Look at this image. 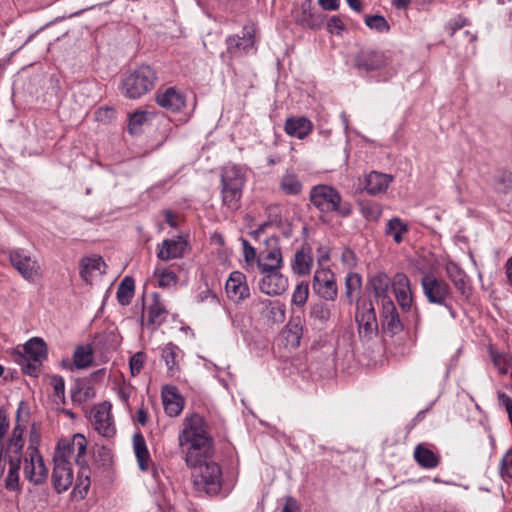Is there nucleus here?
<instances>
[{"instance_id":"obj_63","label":"nucleus","mask_w":512,"mask_h":512,"mask_svg":"<svg viewBox=\"0 0 512 512\" xmlns=\"http://www.w3.org/2000/svg\"><path fill=\"white\" fill-rule=\"evenodd\" d=\"M210 299L213 302H218L217 296L208 288L201 291L197 295V301L198 302H204L206 300Z\"/></svg>"},{"instance_id":"obj_33","label":"nucleus","mask_w":512,"mask_h":512,"mask_svg":"<svg viewBox=\"0 0 512 512\" xmlns=\"http://www.w3.org/2000/svg\"><path fill=\"white\" fill-rule=\"evenodd\" d=\"M105 262L101 257L84 258L81 261L80 275L86 282L91 281L95 275L103 274Z\"/></svg>"},{"instance_id":"obj_25","label":"nucleus","mask_w":512,"mask_h":512,"mask_svg":"<svg viewBox=\"0 0 512 512\" xmlns=\"http://www.w3.org/2000/svg\"><path fill=\"white\" fill-rule=\"evenodd\" d=\"M284 130L289 136L302 140L312 132L313 124L306 117H290L285 121Z\"/></svg>"},{"instance_id":"obj_15","label":"nucleus","mask_w":512,"mask_h":512,"mask_svg":"<svg viewBox=\"0 0 512 512\" xmlns=\"http://www.w3.org/2000/svg\"><path fill=\"white\" fill-rule=\"evenodd\" d=\"M110 408L109 404L102 403L91 411V421L94 429L105 437H111L115 433Z\"/></svg>"},{"instance_id":"obj_24","label":"nucleus","mask_w":512,"mask_h":512,"mask_svg":"<svg viewBox=\"0 0 512 512\" xmlns=\"http://www.w3.org/2000/svg\"><path fill=\"white\" fill-rule=\"evenodd\" d=\"M164 410L170 417L178 416L184 407V399L173 386H166L162 390Z\"/></svg>"},{"instance_id":"obj_5","label":"nucleus","mask_w":512,"mask_h":512,"mask_svg":"<svg viewBox=\"0 0 512 512\" xmlns=\"http://www.w3.org/2000/svg\"><path fill=\"white\" fill-rule=\"evenodd\" d=\"M310 201L321 213L335 212L342 217L351 214V205L342 201V196L337 189L330 185L319 184L310 190Z\"/></svg>"},{"instance_id":"obj_10","label":"nucleus","mask_w":512,"mask_h":512,"mask_svg":"<svg viewBox=\"0 0 512 512\" xmlns=\"http://www.w3.org/2000/svg\"><path fill=\"white\" fill-rule=\"evenodd\" d=\"M11 265L27 281L34 282L40 276V265L24 250L17 249L10 252Z\"/></svg>"},{"instance_id":"obj_6","label":"nucleus","mask_w":512,"mask_h":512,"mask_svg":"<svg viewBox=\"0 0 512 512\" xmlns=\"http://www.w3.org/2000/svg\"><path fill=\"white\" fill-rule=\"evenodd\" d=\"M192 468L193 484L199 491L209 495H216L222 488V470L215 462L200 460L195 465H187Z\"/></svg>"},{"instance_id":"obj_62","label":"nucleus","mask_w":512,"mask_h":512,"mask_svg":"<svg viewBox=\"0 0 512 512\" xmlns=\"http://www.w3.org/2000/svg\"><path fill=\"white\" fill-rule=\"evenodd\" d=\"M10 427L9 419L4 411H0V440L7 434Z\"/></svg>"},{"instance_id":"obj_32","label":"nucleus","mask_w":512,"mask_h":512,"mask_svg":"<svg viewBox=\"0 0 512 512\" xmlns=\"http://www.w3.org/2000/svg\"><path fill=\"white\" fill-rule=\"evenodd\" d=\"M179 352V348L172 343L165 345L161 351V358L167 366L168 375L171 377L176 376L180 372Z\"/></svg>"},{"instance_id":"obj_59","label":"nucleus","mask_w":512,"mask_h":512,"mask_svg":"<svg viewBox=\"0 0 512 512\" xmlns=\"http://www.w3.org/2000/svg\"><path fill=\"white\" fill-rule=\"evenodd\" d=\"M132 390L133 388L130 384L122 383L118 386L117 396L123 403H128Z\"/></svg>"},{"instance_id":"obj_14","label":"nucleus","mask_w":512,"mask_h":512,"mask_svg":"<svg viewBox=\"0 0 512 512\" xmlns=\"http://www.w3.org/2000/svg\"><path fill=\"white\" fill-rule=\"evenodd\" d=\"M387 63L388 58L383 52L371 48L361 49L355 57V66L367 72L381 69Z\"/></svg>"},{"instance_id":"obj_44","label":"nucleus","mask_w":512,"mask_h":512,"mask_svg":"<svg viewBox=\"0 0 512 512\" xmlns=\"http://www.w3.org/2000/svg\"><path fill=\"white\" fill-rule=\"evenodd\" d=\"M93 361L92 350L86 346H79L73 354V362L76 368L83 369L88 367Z\"/></svg>"},{"instance_id":"obj_34","label":"nucleus","mask_w":512,"mask_h":512,"mask_svg":"<svg viewBox=\"0 0 512 512\" xmlns=\"http://www.w3.org/2000/svg\"><path fill=\"white\" fill-rule=\"evenodd\" d=\"M133 448L140 470L147 471L149 469L151 459L146 441L141 433L134 434Z\"/></svg>"},{"instance_id":"obj_18","label":"nucleus","mask_w":512,"mask_h":512,"mask_svg":"<svg viewBox=\"0 0 512 512\" xmlns=\"http://www.w3.org/2000/svg\"><path fill=\"white\" fill-rule=\"evenodd\" d=\"M267 244L272 246L271 249L263 252L257 258V264L260 272L279 270L283 263L281 249L278 246V238H269L267 240Z\"/></svg>"},{"instance_id":"obj_50","label":"nucleus","mask_w":512,"mask_h":512,"mask_svg":"<svg viewBox=\"0 0 512 512\" xmlns=\"http://www.w3.org/2000/svg\"><path fill=\"white\" fill-rule=\"evenodd\" d=\"M146 112L145 111H136L129 116V124L128 130L131 134H136L141 126L146 121Z\"/></svg>"},{"instance_id":"obj_42","label":"nucleus","mask_w":512,"mask_h":512,"mask_svg":"<svg viewBox=\"0 0 512 512\" xmlns=\"http://www.w3.org/2000/svg\"><path fill=\"white\" fill-rule=\"evenodd\" d=\"M135 281L132 277L126 276L117 289V300L122 306L130 304L134 295Z\"/></svg>"},{"instance_id":"obj_64","label":"nucleus","mask_w":512,"mask_h":512,"mask_svg":"<svg viewBox=\"0 0 512 512\" xmlns=\"http://www.w3.org/2000/svg\"><path fill=\"white\" fill-rule=\"evenodd\" d=\"M319 5L328 11H334L339 8V0H318Z\"/></svg>"},{"instance_id":"obj_51","label":"nucleus","mask_w":512,"mask_h":512,"mask_svg":"<svg viewBox=\"0 0 512 512\" xmlns=\"http://www.w3.org/2000/svg\"><path fill=\"white\" fill-rule=\"evenodd\" d=\"M361 212L367 220L377 221L382 214V209L376 203H367L362 205Z\"/></svg>"},{"instance_id":"obj_23","label":"nucleus","mask_w":512,"mask_h":512,"mask_svg":"<svg viewBox=\"0 0 512 512\" xmlns=\"http://www.w3.org/2000/svg\"><path fill=\"white\" fill-rule=\"evenodd\" d=\"M383 328L391 334L400 332L403 328L395 304L391 299L382 301Z\"/></svg>"},{"instance_id":"obj_48","label":"nucleus","mask_w":512,"mask_h":512,"mask_svg":"<svg viewBox=\"0 0 512 512\" xmlns=\"http://www.w3.org/2000/svg\"><path fill=\"white\" fill-rule=\"evenodd\" d=\"M309 295V286L307 282L299 283L293 294H292V303L297 306H303L308 299Z\"/></svg>"},{"instance_id":"obj_45","label":"nucleus","mask_w":512,"mask_h":512,"mask_svg":"<svg viewBox=\"0 0 512 512\" xmlns=\"http://www.w3.org/2000/svg\"><path fill=\"white\" fill-rule=\"evenodd\" d=\"M309 314L313 320L324 324L329 321L331 317V310L327 304L318 302L311 306Z\"/></svg>"},{"instance_id":"obj_22","label":"nucleus","mask_w":512,"mask_h":512,"mask_svg":"<svg viewBox=\"0 0 512 512\" xmlns=\"http://www.w3.org/2000/svg\"><path fill=\"white\" fill-rule=\"evenodd\" d=\"M156 103L169 111L178 112L185 106V97L173 87L156 94Z\"/></svg>"},{"instance_id":"obj_39","label":"nucleus","mask_w":512,"mask_h":512,"mask_svg":"<svg viewBox=\"0 0 512 512\" xmlns=\"http://www.w3.org/2000/svg\"><path fill=\"white\" fill-rule=\"evenodd\" d=\"M362 288V279L357 273H349L345 278V298L348 304H352L359 298Z\"/></svg>"},{"instance_id":"obj_12","label":"nucleus","mask_w":512,"mask_h":512,"mask_svg":"<svg viewBox=\"0 0 512 512\" xmlns=\"http://www.w3.org/2000/svg\"><path fill=\"white\" fill-rule=\"evenodd\" d=\"M23 472L25 478L35 485L42 484L47 479L48 469L39 450L28 452V457L24 459Z\"/></svg>"},{"instance_id":"obj_41","label":"nucleus","mask_w":512,"mask_h":512,"mask_svg":"<svg viewBox=\"0 0 512 512\" xmlns=\"http://www.w3.org/2000/svg\"><path fill=\"white\" fill-rule=\"evenodd\" d=\"M222 203L228 209L235 211L240 207L242 188L222 185Z\"/></svg>"},{"instance_id":"obj_43","label":"nucleus","mask_w":512,"mask_h":512,"mask_svg":"<svg viewBox=\"0 0 512 512\" xmlns=\"http://www.w3.org/2000/svg\"><path fill=\"white\" fill-rule=\"evenodd\" d=\"M494 190L497 193L508 194L512 190V173L507 170L499 171L494 177Z\"/></svg>"},{"instance_id":"obj_27","label":"nucleus","mask_w":512,"mask_h":512,"mask_svg":"<svg viewBox=\"0 0 512 512\" xmlns=\"http://www.w3.org/2000/svg\"><path fill=\"white\" fill-rule=\"evenodd\" d=\"M446 272L455 288L462 295L468 296L471 289L469 285V279L465 272L455 262L452 261L446 264Z\"/></svg>"},{"instance_id":"obj_38","label":"nucleus","mask_w":512,"mask_h":512,"mask_svg":"<svg viewBox=\"0 0 512 512\" xmlns=\"http://www.w3.org/2000/svg\"><path fill=\"white\" fill-rule=\"evenodd\" d=\"M24 357L42 361L47 356L45 342L41 338L30 339L23 347Z\"/></svg>"},{"instance_id":"obj_31","label":"nucleus","mask_w":512,"mask_h":512,"mask_svg":"<svg viewBox=\"0 0 512 512\" xmlns=\"http://www.w3.org/2000/svg\"><path fill=\"white\" fill-rule=\"evenodd\" d=\"M245 182V175L242 167L235 164H227L222 169L221 185L242 188Z\"/></svg>"},{"instance_id":"obj_17","label":"nucleus","mask_w":512,"mask_h":512,"mask_svg":"<svg viewBox=\"0 0 512 512\" xmlns=\"http://www.w3.org/2000/svg\"><path fill=\"white\" fill-rule=\"evenodd\" d=\"M251 307L262 318L267 319L271 323H283L285 320V307L279 302H272L269 299H258L252 302Z\"/></svg>"},{"instance_id":"obj_1","label":"nucleus","mask_w":512,"mask_h":512,"mask_svg":"<svg viewBox=\"0 0 512 512\" xmlns=\"http://www.w3.org/2000/svg\"><path fill=\"white\" fill-rule=\"evenodd\" d=\"M178 441L185 452L187 465H195L211 454L213 441L207 431L204 418L199 414H191L183 419Z\"/></svg>"},{"instance_id":"obj_13","label":"nucleus","mask_w":512,"mask_h":512,"mask_svg":"<svg viewBox=\"0 0 512 512\" xmlns=\"http://www.w3.org/2000/svg\"><path fill=\"white\" fill-rule=\"evenodd\" d=\"M263 277L258 283L260 291L269 296L283 294L288 288V279L279 270L261 271Z\"/></svg>"},{"instance_id":"obj_37","label":"nucleus","mask_w":512,"mask_h":512,"mask_svg":"<svg viewBox=\"0 0 512 512\" xmlns=\"http://www.w3.org/2000/svg\"><path fill=\"white\" fill-rule=\"evenodd\" d=\"M279 188L286 195H299L303 185L294 172L286 171L279 181Z\"/></svg>"},{"instance_id":"obj_40","label":"nucleus","mask_w":512,"mask_h":512,"mask_svg":"<svg viewBox=\"0 0 512 512\" xmlns=\"http://www.w3.org/2000/svg\"><path fill=\"white\" fill-rule=\"evenodd\" d=\"M489 356L498 372L507 375L512 370V356L508 353L499 352L492 347L489 349Z\"/></svg>"},{"instance_id":"obj_61","label":"nucleus","mask_w":512,"mask_h":512,"mask_svg":"<svg viewBox=\"0 0 512 512\" xmlns=\"http://www.w3.org/2000/svg\"><path fill=\"white\" fill-rule=\"evenodd\" d=\"M281 512H301L300 505L293 497H286L285 505Z\"/></svg>"},{"instance_id":"obj_56","label":"nucleus","mask_w":512,"mask_h":512,"mask_svg":"<svg viewBox=\"0 0 512 512\" xmlns=\"http://www.w3.org/2000/svg\"><path fill=\"white\" fill-rule=\"evenodd\" d=\"M469 23L470 21L468 18H466L463 15H458L448 22L446 30L449 32L450 35H454L456 31L469 25Z\"/></svg>"},{"instance_id":"obj_26","label":"nucleus","mask_w":512,"mask_h":512,"mask_svg":"<svg viewBox=\"0 0 512 512\" xmlns=\"http://www.w3.org/2000/svg\"><path fill=\"white\" fill-rule=\"evenodd\" d=\"M227 53L237 56L248 52L254 46V36L250 31L243 33V36H229L226 39Z\"/></svg>"},{"instance_id":"obj_9","label":"nucleus","mask_w":512,"mask_h":512,"mask_svg":"<svg viewBox=\"0 0 512 512\" xmlns=\"http://www.w3.org/2000/svg\"><path fill=\"white\" fill-rule=\"evenodd\" d=\"M168 310L158 293H153L147 304L143 306L141 325L149 330H157L166 320Z\"/></svg>"},{"instance_id":"obj_49","label":"nucleus","mask_w":512,"mask_h":512,"mask_svg":"<svg viewBox=\"0 0 512 512\" xmlns=\"http://www.w3.org/2000/svg\"><path fill=\"white\" fill-rule=\"evenodd\" d=\"M146 360L147 356L142 351H139L131 356L129 360V368L132 376H136L142 371Z\"/></svg>"},{"instance_id":"obj_19","label":"nucleus","mask_w":512,"mask_h":512,"mask_svg":"<svg viewBox=\"0 0 512 512\" xmlns=\"http://www.w3.org/2000/svg\"><path fill=\"white\" fill-rule=\"evenodd\" d=\"M188 249V242L178 236L175 239H165L158 245L157 257L162 261L182 258Z\"/></svg>"},{"instance_id":"obj_52","label":"nucleus","mask_w":512,"mask_h":512,"mask_svg":"<svg viewBox=\"0 0 512 512\" xmlns=\"http://www.w3.org/2000/svg\"><path fill=\"white\" fill-rule=\"evenodd\" d=\"M287 341L293 345L298 346L300 338L302 337V327L298 324L289 323L284 332Z\"/></svg>"},{"instance_id":"obj_3","label":"nucleus","mask_w":512,"mask_h":512,"mask_svg":"<svg viewBox=\"0 0 512 512\" xmlns=\"http://www.w3.org/2000/svg\"><path fill=\"white\" fill-rule=\"evenodd\" d=\"M24 431L25 426L17 422L8 440L0 443V469L2 475L7 470L5 487L11 491L19 488V471L25 445Z\"/></svg>"},{"instance_id":"obj_47","label":"nucleus","mask_w":512,"mask_h":512,"mask_svg":"<svg viewBox=\"0 0 512 512\" xmlns=\"http://www.w3.org/2000/svg\"><path fill=\"white\" fill-rule=\"evenodd\" d=\"M365 24L376 30L377 32L384 33L390 30V25L386 19L381 15H370L365 17Z\"/></svg>"},{"instance_id":"obj_28","label":"nucleus","mask_w":512,"mask_h":512,"mask_svg":"<svg viewBox=\"0 0 512 512\" xmlns=\"http://www.w3.org/2000/svg\"><path fill=\"white\" fill-rule=\"evenodd\" d=\"M392 176L379 172H371L365 178L364 189L371 195L383 193L392 181Z\"/></svg>"},{"instance_id":"obj_8","label":"nucleus","mask_w":512,"mask_h":512,"mask_svg":"<svg viewBox=\"0 0 512 512\" xmlns=\"http://www.w3.org/2000/svg\"><path fill=\"white\" fill-rule=\"evenodd\" d=\"M355 319L358 324L360 338L368 341L377 335L378 322L371 300H363L358 303Z\"/></svg>"},{"instance_id":"obj_29","label":"nucleus","mask_w":512,"mask_h":512,"mask_svg":"<svg viewBox=\"0 0 512 512\" xmlns=\"http://www.w3.org/2000/svg\"><path fill=\"white\" fill-rule=\"evenodd\" d=\"M312 265V249L308 245H303L295 253L292 269L298 275H307L310 273Z\"/></svg>"},{"instance_id":"obj_11","label":"nucleus","mask_w":512,"mask_h":512,"mask_svg":"<svg viewBox=\"0 0 512 512\" xmlns=\"http://www.w3.org/2000/svg\"><path fill=\"white\" fill-rule=\"evenodd\" d=\"M312 288L321 298L334 301L338 293L334 273L330 269H317L313 277Z\"/></svg>"},{"instance_id":"obj_4","label":"nucleus","mask_w":512,"mask_h":512,"mask_svg":"<svg viewBox=\"0 0 512 512\" xmlns=\"http://www.w3.org/2000/svg\"><path fill=\"white\" fill-rule=\"evenodd\" d=\"M156 80L157 75L152 67L140 65L123 75L119 88L125 97L139 99L154 88Z\"/></svg>"},{"instance_id":"obj_58","label":"nucleus","mask_w":512,"mask_h":512,"mask_svg":"<svg viewBox=\"0 0 512 512\" xmlns=\"http://www.w3.org/2000/svg\"><path fill=\"white\" fill-rule=\"evenodd\" d=\"M344 28V23L339 16H332L327 22V29L330 33L340 34Z\"/></svg>"},{"instance_id":"obj_53","label":"nucleus","mask_w":512,"mask_h":512,"mask_svg":"<svg viewBox=\"0 0 512 512\" xmlns=\"http://www.w3.org/2000/svg\"><path fill=\"white\" fill-rule=\"evenodd\" d=\"M50 384L54 389V397H56L62 403L65 398V382L64 379L59 375H53L50 378Z\"/></svg>"},{"instance_id":"obj_57","label":"nucleus","mask_w":512,"mask_h":512,"mask_svg":"<svg viewBox=\"0 0 512 512\" xmlns=\"http://www.w3.org/2000/svg\"><path fill=\"white\" fill-rule=\"evenodd\" d=\"M40 442V431L36 424L31 426L30 430V439L29 446L27 452H33L34 450H38V444Z\"/></svg>"},{"instance_id":"obj_2","label":"nucleus","mask_w":512,"mask_h":512,"mask_svg":"<svg viewBox=\"0 0 512 512\" xmlns=\"http://www.w3.org/2000/svg\"><path fill=\"white\" fill-rule=\"evenodd\" d=\"M87 444V439L82 434H75L70 440L61 439L53 457L54 462L70 466L75 463L78 466L73 494H78L81 498L86 495L91 484V470L85 461Z\"/></svg>"},{"instance_id":"obj_54","label":"nucleus","mask_w":512,"mask_h":512,"mask_svg":"<svg viewBox=\"0 0 512 512\" xmlns=\"http://www.w3.org/2000/svg\"><path fill=\"white\" fill-rule=\"evenodd\" d=\"M20 364L25 374L36 376L39 372L41 361L22 356Z\"/></svg>"},{"instance_id":"obj_21","label":"nucleus","mask_w":512,"mask_h":512,"mask_svg":"<svg viewBox=\"0 0 512 512\" xmlns=\"http://www.w3.org/2000/svg\"><path fill=\"white\" fill-rule=\"evenodd\" d=\"M52 483L57 493L67 491L74 483V472L72 466L54 462Z\"/></svg>"},{"instance_id":"obj_46","label":"nucleus","mask_w":512,"mask_h":512,"mask_svg":"<svg viewBox=\"0 0 512 512\" xmlns=\"http://www.w3.org/2000/svg\"><path fill=\"white\" fill-rule=\"evenodd\" d=\"M155 275L158 280V285L163 288L175 286L177 284V275L167 269H157Z\"/></svg>"},{"instance_id":"obj_30","label":"nucleus","mask_w":512,"mask_h":512,"mask_svg":"<svg viewBox=\"0 0 512 512\" xmlns=\"http://www.w3.org/2000/svg\"><path fill=\"white\" fill-rule=\"evenodd\" d=\"M416 463L424 469L436 468L440 463V457L424 444H418L413 454Z\"/></svg>"},{"instance_id":"obj_55","label":"nucleus","mask_w":512,"mask_h":512,"mask_svg":"<svg viewBox=\"0 0 512 512\" xmlns=\"http://www.w3.org/2000/svg\"><path fill=\"white\" fill-rule=\"evenodd\" d=\"M500 474L504 480L512 479V449L507 451V453L502 458Z\"/></svg>"},{"instance_id":"obj_35","label":"nucleus","mask_w":512,"mask_h":512,"mask_svg":"<svg viewBox=\"0 0 512 512\" xmlns=\"http://www.w3.org/2000/svg\"><path fill=\"white\" fill-rule=\"evenodd\" d=\"M370 285L376 297L381 299H390L387 295L392 280L384 272H378L370 278Z\"/></svg>"},{"instance_id":"obj_16","label":"nucleus","mask_w":512,"mask_h":512,"mask_svg":"<svg viewBox=\"0 0 512 512\" xmlns=\"http://www.w3.org/2000/svg\"><path fill=\"white\" fill-rule=\"evenodd\" d=\"M392 289L395 298L403 311H408L412 307L413 294L410 280L404 273H397L392 279Z\"/></svg>"},{"instance_id":"obj_20","label":"nucleus","mask_w":512,"mask_h":512,"mask_svg":"<svg viewBox=\"0 0 512 512\" xmlns=\"http://www.w3.org/2000/svg\"><path fill=\"white\" fill-rule=\"evenodd\" d=\"M225 290L228 298L234 302H240L250 295L246 276L239 271H234L230 274L226 281Z\"/></svg>"},{"instance_id":"obj_36","label":"nucleus","mask_w":512,"mask_h":512,"mask_svg":"<svg viewBox=\"0 0 512 512\" xmlns=\"http://www.w3.org/2000/svg\"><path fill=\"white\" fill-rule=\"evenodd\" d=\"M409 232V225L398 217L388 220L385 228V234L393 238L394 242L400 244L404 235Z\"/></svg>"},{"instance_id":"obj_60","label":"nucleus","mask_w":512,"mask_h":512,"mask_svg":"<svg viewBox=\"0 0 512 512\" xmlns=\"http://www.w3.org/2000/svg\"><path fill=\"white\" fill-rule=\"evenodd\" d=\"M242 245L246 262L252 263L256 259L255 248L251 246L250 243L245 239H242Z\"/></svg>"},{"instance_id":"obj_7","label":"nucleus","mask_w":512,"mask_h":512,"mask_svg":"<svg viewBox=\"0 0 512 512\" xmlns=\"http://www.w3.org/2000/svg\"><path fill=\"white\" fill-rule=\"evenodd\" d=\"M421 286L423 293L430 303L438 305H446V300L451 293L449 284L443 280L438 279L432 274H426L421 279ZM452 317H455V312L451 306H448Z\"/></svg>"}]
</instances>
